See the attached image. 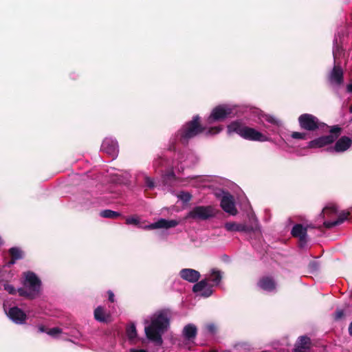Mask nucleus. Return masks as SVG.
<instances>
[{"instance_id":"obj_1","label":"nucleus","mask_w":352,"mask_h":352,"mask_svg":"<svg viewBox=\"0 0 352 352\" xmlns=\"http://www.w3.org/2000/svg\"><path fill=\"white\" fill-rule=\"evenodd\" d=\"M171 312L168 309H162L154 315L150 325L145 327L147 338L154 342L157 345L163 342L162 335L170 325Z\"/></svg>"},{"instance_id":"obj_2","label":"nucleus","mask_w":352,"mask_h":352,"mask_svg":"<svg viewBox=\"0 0 352 352\" xmlns=\"http://www.w3.org/2000/svg\"><path fill=\"white\" fill-rule=\"evenodd\" d=\"M206 127L201 123V117L196 115L177 131L176 137L182 144L186 146L190 139L204 133Z\"/></svg>"},{"instance_id":"obj_3","label":"nucleus","mask_w":352,"mask_h":352,"mask_svg":"<svg viewBox=\"0 0 352 352\" xmlns=\"http://www.w3.org/2000/svg\"><path fill=\"white\" fill-rule=\"evenodd\" d=\"M23 287L17 289L19 295L29 300L35 299L40 293L41 281L35 273L27 272L24 273Z\"/></svg>"},{"instance_id":"obj_4","label":"nucleus","mask_w":352,"mask_h":352,"mask_svg":"<svg viewBox=\"0 0 352 352\" xmlns=\"http://www.w3.org/2000/svg\"><path fill=\"white\" fill-rule=\"evenodd\" d=\"M229 133H236L245 140L250 141L265 142L267 137L256 129L247 126L241 122L234 121L228 126Z\"/></svg>"},{"instance_id":"obj_5","label":"nucleus","mask_w":352,"mask_h":352,"mask_svg":"<svg viewBox=\"0 0 352 352\" xmlns=\"http://www.w3.org/2000/svg\"><path fill=\"white\" fill-rule=\"evenodd\" d=\"M330 134L316 138L308 143L307 148H321L333 143L340 136L342 128L338 125H334L330 129Z\"/></svg>"},{"instance_id":"obj_6","label":"nucleus","mask_w":352,"mask_h":352,"mask_svg":"<svg viewBox=\"0 0 352 352\" xmlns=\"http://www.w3.org/2000/svg\"><path fill=\"white\" fill-rule=\"evenodd\" d=\"M214 216V208L211 206H199L194 207L187 214L186 219L205 221Z\"/></svg>"},{"instance_id":"obj_7","label":"nucleus","mask_w":352,"mask_h":352,"mask_svg":"<svg viewBox=\"0 0 352 352\" xmlns=\"http://www.w3.org/2000/svg\"><path fill=\"white\" fill-rule=\"evenodd\" d=\"M298 120L300 128L309 131H315L324 124L317 117L309 113L301 114Z\"/></svg>"},{"instance_id":"obj_8","label":"nucleus","mask_w":352,"mask_h":352,"mask_svg":"<svg viewBox=\"0 0 352 352\" xmlns=\"http://www.w3.org/2000/svg\"><path fill=\"white\" fill-rule=\"evenodd\" d=\"M232 109L228 105H218L212 109L210 116L208 118V124H212L216 121H222L227 118L232 117Z\"/></svg>"},{"instance_id":"obj_9","label":"nucleus","mask_w":352,"mask_h":352,"mask_svg":"<svg viewBox=\"0 0 352 352\" xmlns=\"http://www.w3.org/2000/svg\"><path fill=\"white\" fill-rule=\"evenodd\" d=\"M220 206L226 212L231 215H236L237 214L234 197L228 192H223Z\"/></svg>"},{"instance_id":"obj_10","label":"nucleus","mask_w":352,"mask_h":352,"mask_svg":"<svg viewBox=\"0 0 352 352\" xmlns=\"http://www.w3.org/2000/svg\"><path fill=\"white\" fill-rule=\"evenodd\" d=\"M256 285L260 289L271 293L276 290L277 283L271 276H263L257 281Z\"/></svg>"},{"instance_id":"obj_11","label":"nucleus","mask_w":352,"mask_h":352,"mask_svg":"<svg viewBox=\"0 0 352 352\" xmlns=\"http://www.w3.org/2000/svg\"><path fill=\"white\" fill-rule=\"evenodd\" d=\"M291 234L294 238L299 240V246L303 248L307 243V228H305L302 224H295L292 230Z\"/></svg>"},{"instance_id":"obj_12","label":"nucleus","mask_w":352,"mask_h":352,"mask_svg":"<svg viewBox=\"0 0 352 352\" xmlns=\"http://www.w3.org/2000/svg\"><path fill=\"white\" fill-rule=\"evenodd\" d=\"M101 151L115 158L118 153V142L111 138H106L101 145Z\"/></svg>"},{"instance_id":"obj_13","label":"nucleus","mask_w":352,"mask_h":352,"mask_svg":"<svg viewBox=\"0 0 352 352\" xmlns=\"http://www.w3.org/2000/svg\"><path fill=\"white\" fill-rule=\"evenodd\" d=\"M212 285L208 283V279H203L196 283L192 287V292L195 293L202 292L201 296L204 297H209L212 295L213 291Z\"/></svg>"},{"instance_id":"obj_14","label":"nucleus","mask_w":352,"mask_h":352,"mask_svg":"<svg viewBox=\"0 0 352 352\" xmlns=\"http://www.w3.org/2000/svg\"><path fill=\"white\" fill-rule=\"evenodd\" d=\"M179 224V222L177 220L171 219L168 220L165 219H160L156 222L151 223L148 226L144 227L145 229L148 230H154V229H160L165 228L169 229L172 228L176 227Z\"/></svg>"},{"instance_id":"obj_15","label":"nucleus","mask_w":352,"mask_h":352,"mask_svg":"<svg viewBox=\"0 0 352 352\" xmlns=\"http://www.w3.org/2000/svg\"><path fill=\"white\" fill-rule=\"evenodd\" d=\"M8 315L16 324H23L27 319L25 313L18 307L10 308Z\"/></svg>"},{"instance_id":"obj_16","label":"nucleus","mask_w":352,"mask_h":352,"mask_svg":"<svg viewBox=\"0 0 352 352\" xmlns=\"http://www.w3.org/2000/svg\"><path fill=\"white\" fill-rule=\"evenodd\" d=\"M351 143L352 142L350 138L342 136L336 142L333 147H329L327 150L330 152H344L351 146Z\"/></svg>"},{"instance_id":"obj_17","label":"nucleus","mask_w":352,"mask_h":352,"mask_svg":"<svg viewBox=\"0 0 352 352\" xmlns=\"http://www.w3.org/2000/svg\"><path fill=\"white\" fill-rule=\"evenodd\" d=\"M311 346V339L307 336H300L293 349V352H307Z\"/></svg>"},{"instance_id":"obj_18","label":"nucleus","mask_w":352,"mask_h":352,"mask_svg":"<svg viewBox=\"0 0 352 352\" xmlns=\"http://www.w3.org/2000/svg\"><path fill=\"white\" fill-rule=\"evenodd\" d=\"M181 278L190 283H196L199 279L201 275L200 273L193 269L185 268L182 269L179 272Z\"/></svg>"},{"instance_id":"obj_19","label":"nucleus","mask_w":352,"mask_h":352,"mask_svg":"<svg viewBox=\"0 0 352 352\" xmlns=\"http://www.w3.org/2000/svg\"><path fill=\"white\" fill-rule=\"evenodd\" d=\"M197 334V329L193 324H188L186 325L183 329L182 335L185 340L188 341L189 343L194 342Z\"/></svg>"},{"instance_id":"obj_20","label":"nucleus","mask_w":352,"mask_h":352,"mask_svg":"<svg viewBox=\"0 0 352 352\" xmlns=\"http://www.w3.org/2000/svg\"><path fill=\"white\" fill-rule=\"evenodd\" d=\"M94 318L98 322L108 323L110 321V315L107 314L102 306H98L94 310Z\"/></svg>"},{"instance_id":"obj_21","label":"nucleus","mask_w":352,"mask_h":352,"mask_svg":"<svg viewBox=\"0 0 352 352\" xmlns=\"http://www.w3.org/2000/svg\"><path fill=\"white\" fill-rule=\"evenodd\" d=\"M350 213L348 212H342L340 214L337 220L333 221H324L323 223V226L327 229H330L334 226H338L342 223L347 218Z\"/></svg>"},{"instance_id":"obj_22","label":"nucleus","mask_w":352,"mask_h":352,"mask_svg":"<svg viewBox=\"0 0 352 352\" xmlns=\"http://www.w3.org/2000/svg\"><path fill=\"white\" fill-rule=\"evenodd\" d=\"M206 279H208V283L212 282V285H217L220 283L222 276L221 274V272L219 270H217L215 269H212L211 270L210 274L208 276V277L206 278Z\"/></svg>"},{"instance_id":"obj_23","label":"nucleus","mask_w":352,"mask_h":352,"mask_svg":"<svg viewBox=\"0 0 352 352\" xmlns=\"http://www.w3.org/2000/svg\"><path fill=\"white\" fill-rule=\"evenodd\" d=\"M331 79L338 84L343 82V72L340 67L334 66L331 74Z\"/></svg>"},{"instance_id":"obj_24","label":"nucleus","mask_w":352,"mask_h":352,"mask_svg":"<svg viewBox=\"0 0 352 352\" xmlns=\"http://www.w3.org/2000/svg\"><path fill=\"white\" fill-rule=\"evenodd\" d=\"M100 216L106 219H116L121 217V214L118 212L107 209L100 211Z\"/></svg>"},{"instance_id":"obj_25","label":"nucleus","mask_w":352,"mask_h":352,"mask_svg":"<svg viewBox=\"0 0 352 352\" xmlns=\"http://www.w3.org/2000/svg\"><path fill=\"white\" fill-rule=\"evenodd\" d=\"M9 254L10 255V257L13 258V260H19L23 258V251L16 247L11 248L9 250Z\"/></svg>"},{"instance_id":"obj_26","label":"nucleus","mask_w":352,"mask_h":352,"mask_svg":"<svg viewBox=\"0 0 352 352\" xmlns=\"http://www.w3.org/2000/svg\"><path fill=\"white\" fill-rule=\"evenodd\" d=\"M126 335L130 340L136 338L137 331L135 324H132L126 328Z\"/></svg>"},{"instance_id":"obj_27","label":"nucleus","mask_w":352,"mask_h":352,"mask_svg":"<svg viewBox=\"0 0 352 352\" xmlns=\"http://www.w3.org/2000/svg\"><path fill=\"white\" fill-rule=\"evenodd\" d=\"M126 224L127 225H140V218L138 216H132L126 219Z\"/></svg>"},{"instance_id":"obj_28","label":"nucleus","mask_w":352,"mask_h":352,"mask_svg":"<svg viewBox=\"0 0 352 352\" xmlns=\"http://www.w3.org/2000/svg\"><path fill=\"white\" fill-rule=\"evenodd\" d=\"M178 197L184 202H188L192 198V195L187 192H181Z\"/></svg>"},{"instance_id":"obj_29","label":"nucleus","mask_w":352,"mask_h":352,"mask_svg":"<svg viewBox=\"0 0 352 352\" xmlns=\"http://www.w3.org/2000/svg\"><path fill=\"white\" fill-rule=\"evenodd\" d=\"M336 212V208L335 206H327L323 208L322 213L323 214V216L324 214H327L328 215H331L333 214H335Z\"/></svg>"},{"instance_id":"obj_30","label":"nucleus","mask_w":352,"mask_h":352,"mask_svg":"<svg viewBox=\"0 0 352 352\" xmlns=\"http://www.w3.org/2000/svg\"><path fill=\"white\" fill-rule=\"evenodd\" d=\"M291 137L294 139L306 140L307 133L300 132H293L291 135Z\"/></svg>"},{"instance_id":"obj_31","label":"nucleus","mask_w":352,"mask_h":352,"mask_svg":"<svg viewBox=\"0 0 352 352\" xmlns=\"http://www.w3.org/2000/svg\"><path fill=\"white\" fill-rule=\"evenodd\" d=\"M225 228L230 232L236 231L237 230V223L234 222H227L225 224Z\"/></svg>"},{"instance_id":"obj_32","label":"nucleus","mask_w":352,"mask_h":352,"mask_svg":"<svg viewBox=\"0 0 352 352\" xmlns=\"http://www.w3.org/2000/svg\"><path fill=\"white\" fill-rule=\"evenodd\" d=\"M61 332H62L61 329H60L58 327H54V328L49 329L47 331V333L51 336H56L60 334Z\"/></svg>"},{"instance_id":"obj_33","label":"nucleus","mask_w":352,"mask_h":352,"mask_svg":"<svg viewBox=\"0 0 352 352\" xmlns=\"http://www.w3.org/2000/svg\"><path fill=\"white\" fill-rule=\"evenodd\" d=\"M223 128L221 126H213L210 127L208 130V133L211 135H214L219 133L220 131H221Z\"/></svg>"},{"instance_id":"obj_34","label":"nucleus","mask_w":352,"mask_h":352,"mask_svg":"<svg viewBox=\"0 0 352 352\" xmlns=\"http://www.w3.org/2000/svg\"><path fill=\"white\" fill-rule=\"evenodd\" d=\"M4 289L6 292H8L10 294L14 295L16 293V290L15 289L14 287L10 284H5Z\"/></svg>"},{"instance_id":"obj_35","label":"nucleus","mask_w":352,"mask_h":352,"mask_svg":"<svg viewBox=\"0 0 352 352\" xmlns=\"http://www.w3.org/2000/svg\"><path fill=\"white\" fill-rule=\"evenodd\" d=\"M146 186L150 189L153 188L155 186V183L153 179L149 177H145L144 178Z\"/></svg>"},{"instance_id":"obj_36","label":"nucleus","mask_w":352,"mask_h":352,"mask_svg":"<svg viewBox=\"0 0 352 352\" xmlns=\"http://www.w3.org/2000/svg\"><path fill=\"white\" fill-rule=\"evenodd\" d=\"M175 179V175L173 171L168 173L164 177V181H166V182H168V180L173 181Z\"/></svg>"},{"instance_id":"obj_37","label":"nucleus","mask_w":352,"mask_h":352,"mask_svg":"<svg viewBox=\"0 0 352 352\" xmlns=\"http://www.w3.org/2000/svg\"><path fill=\"white\" fill-rule=\"evenodd\" d=\"M335 319L336 320H340L344 316V311L341 309H338L336 311L335 314Z\"/></svg>"},{"instance_id":"obj_38","label":"nucleus","mask_w":352,"mask_h":352,"mask_svg":"<svg viewBox=\"0 0 352 352\" xmlns=\"http://www.w3.org/2000/svg\"><path fill=\"white\" fill-rule=\"evenodd\" d=\"M309 267L312 270H317L318 269V264L316 261H311L309 263Z\"/></svg>"},{"instance_id":"obj_39","label":"nucleus","mask_w":352,"mask_h":352,"mask_svg":"<svg viewBox=\"0 0 352 352\" xmlns=\"http://www.w3.org/2000/svg\"><path fill=\"white\" fill-rule=\"evenodd\" d=\"M247 230H248V228H247L246 226L237 223V230H236V231L246 232Z\"/></svg>"},{"instance_id":"obj_40","label":"nucleus","mask_w":352,"mask_h":352,"mask_svg":"<svg viewBox=\"0 0 352 352\" xmlns=\"http://www.w3.org/2000/svg\"><path fill=\"white\" fill-rule=\"evenodd\" d=\"M206 328H207V330L212 333H213L215 331V329H216L215 326L212 324H208Z\"/></svg>"},{"instance_id":"obj_41","label":"nucleus","mask_w":352,"mask_h":352,"mask_svg":"<svg viewBox=\"0 0 352 352\" xmlns=\"http://www.w3.org/2000/svg\"><path fill=\"white\" fill-rule=\"evenodd\" d=\"M107 294H108L109 300L111 302H114V294H113V292L111 290H109Z\"/></svg>"},{"instance_id":"obj_42","label":"nucleus","mask_w":352,"mask_h":352,"mask_svg":"<svg viewBox=\"0 0 352 352\" xmlns=\"http://www.w3.org/2000/svg\"><path fill=\"white\" fill-rule=\"evenodd\" d=\"M16 260H13V258L11 257L10 261L8 263V266L10 267L11 265H14L16 263Z\"/></svg>"},{"instance_id":"obj_43","label":"nucleus","mask_w":352,"mask_h":352,"mask_svg":"<svg viewBox=\"0 0 352 352\" xmlns=\"http://www.w3.org/2000/svg\"><path fill=\"white\" fill-rule=\"evenodd\" d=\"M130 352H148L146 350L144 349H131Z\"/></svg>"},{"instance_id":"obj_44","label":"nucleus","mask_w":352,"mask_h":352,"mask_svg":"<svg viewBox=\"0 0 352 352\" xmlns=\"http://www.w3.org/2000/svg\"><path fill=\"white\" fill-rule=\"evenodd\" d=\"M38 330H39V331H40V332H47V331H46V328H45V326H43V325H41V326H39V327H38Z\"/></svg>"},{"instance_id":"obj_45","label":"nucleus","mask_w":352,"mask_h":352,"mask_svg":"<svg viewBox=\"0 0 352 352\" xmlns=\"http://www.w3.org/2000/svg\"><path fill=\"white\" fill-rule=\"evenodd\" d=\"M346 90L348 92L351 93L352 92V83L349 84L346 87Z\"/></svg>"},{"instance_id":"obj_46","label":"nucleus","mask_w":352,"mask_h":352,"mask_svg":"<svg viewBox=\"0 0 352 352\" xmlns=\"http://www.w3.org/2000/svg\"><path fill=\"white\" fill-rule=\"evenodd\" d=\"M349 333L352 336V322L350 323L349 327Z\"/></svg>"},{"instance_id":"obj_47","label":"nucleus","mask_w":352,"mask_h":352,"mask_svg":"<svg viewBox=\"0 0 352 352\" xmlns=\"http://www.w3.org/2000/svg\"><path fill=\"white\" fill-rule=\"evenodd\" d=\"M317 228H318L319 230H322V226H320L317 227Z\"/></svg>"},{"instance_id":"obj_48","label":"nucleus","mask_w":352,"mask_h":352,"mask_svg":"<svg viewBox=\"0 0 352 352\" xmlns=\"http://www.w3.org/2000/svg\"><path fill=\"white\" fill-rule=\"evenodd\" d=\"M306 228H314L315 227H314V226H313L309 225V226H307Z\"/></svg>"},{"instance_id":"obj_49","label":"nucleus","mask_w":352,"mask_h":352,"mask_svg":"<svg viewBox=\"0 0 352 352\" xmlns=\"http://www.w3.org/2000/svg\"><path fill=\"white\" fill-rule=\"evenodd\" d=\"M349 111L350 113H352V104L349 107Z\"/></svg>"},{"instance_id":"obj_50","label":"nucleus","mask_w":352,"mask_h":352,"mask_svg":"<svg viewBox=\"0 0 352 352\" xmlns=\"http://www.w3.org/2000/svg\"><path fill=\"white\" fill-rule=\"evenodd\" d=\"M210 352H217V351H211Z\"/></svg>"},{"instance_id":"obj_51","label":"nucleus","mask_w":352,"mask_h":352,"mask_svg":"<svg viewBox=\"0 0 352 352\" xmlns=\"http://www.w3.org/2000/svg\"><path fill=\"white\" fill-rule=\"evenodd\" d=\"M261 352H269V351H261Z\"/></svg>"}]
</instances>
